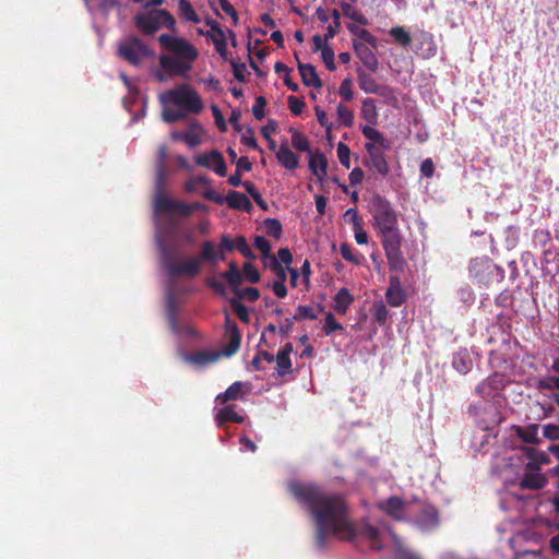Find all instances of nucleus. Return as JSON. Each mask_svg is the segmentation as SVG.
<instances>
[{
    "instance_id": "ea45409f",
    "label": "nucleus",
    "mask_w": 559,
    "mask_h": 559,
    "mask_svg": "<svg viewBox=\"0 0 559 559\" xmlns=\"http://www.w3.org/2000/svg\"><path fill=\"white\" fill-rule=\"evenodd\" d=\"M289 132L292 133V145L297 150L301 152H307L308 154H311V148L309 145V141L307 136H305L301 132H299L295 128H290Z\"/></svg>"
},
{
    "instance_id": "0e129e2a",
    "label": "nucleus",
    "mask_w": 559,
    "mask_h": 559,
    "mask_svg": "<svg viewBox=\"0 0 559 559\" xmlns=\"http://www.w3.org/2000/svg\"><path fill=\"white\" fill-rule=\"evenodd\" d=\"M242 271L246 278L252 284L258 283L261 278L258 269L250 262L243 263Z\"/></svg>"
},
{
    "instance_id": "052dcab7",
    "label": "nucleus",
    "mask_w": 559,
    "mask_h": 559,
    "mask_svg": "<svg viewBox=\"0 0 559 559\" xmlns=\"http://www.w3.org/2000/svg\"><path fill=\"white\" fill-rule=\"evenodd\" d=\"M338 94L345 102H352L354 98V93L352 91V79L345 78L340 87H338Z\"/></svg>"
},
{
    "instance_id": "338daca9",
    "label": "nucleus",
    "mask_w": 559,
    "mask_h": 559,
    "mask_svg": "<svg viewBox=\"0 0 559 559\" xmlns=\"http://www.w3.org/2000/svg\"><path fill=\"white\" fill-rule=\"evenodd\" d=\"M222 276L228 282V284L231 286L234 293L239 292V286L242 283V276L241 273H235V272H224Z\"/></svg>"
},
{
    "instance_id": "4c0bfd02",
    "label": "nucleus",
    "mask_w": 559,
    "mask_h": 559,
    "mask_svg": "<svg viewBox=\"0 0 559 559\" xmlns=\"http://www.w3.org/2000/svg\"><path fill=\"white\" fill-rule=\"evenodd\" d=\"M452 365L460 373H467L472 367V360L468 357V353L466 350L456 353L453 356Z\"/></svg>"
},
{
    "instance_id": "e2e57ef3",
    "label": "nucleus",
    "mask_w": 559,
    "mask_h": 559,
    "mask_svg": "<svg viewBox=\"0 0 559 559\" xmlns=\"http://www.w3.org/2000/svg\"><path fill=\"white\" fill-rule=\"evenodd\" d=\"M266 104H267V102L264 96H258L255 98V103L252 106V114L257 120L260 121L265 117L264 108H265Z\"/></svg>"
},
{
    "instance_id": "6ab92c4d",
    "label": "nucleus",
    "mask_w": 559,
    "mask_h": 559,
    "mask_svg": "<svg viewBox=\"0 0 559 559\" xmlns=\"http://www.w3.org/2000/svg\"><path fill=\"white\" fill-rule=\"evenodd\" d=\"M251 384L249 382L236 381L229 385L224 393L216 396L219 404H225L229 401L241 400L243 394L250 391Z\"/></svg>"
},
{
    "instance_id": "603ef678",
    "label": "nucleus",
    "mask_w": 559,
    "mask_h": 559,
    "mask_svg": "<svg viewBox=\"0 0 559 559\" xmlns=\"http://www.w3.org/2000/svg\"><path fill=\"white\" fill-rule=\"evenodd\" d=\"M191 129L190 131L186 132L185 133V143L189 146V147H195L198 146L200 143H201V139H200V135L198 132H195V130H201V126L198 123V122H192L191 123Z\"/></svg>"
},
{
    "instance_id": "b1692460",
    "label": "nucleus",
    "mask_w": 559,
    "mask_h": 559,
    "mask_svg": "<svg viewBox=\"0 0 559 559\" xmlns=\"http://www.w3.org/2000/svg\"><path fill=\"white\" fill-rule=\"evenodd\" d=\"M309 169L319 180H322L328 174V159L324 154L318 151L316 154H309Z\"/></svg>"
},
{
    "instance_id": "a19ab883",
    "label": "nucleus",
    "mask_w": 559,
    "mask_h": 559,
    "mask_svg": "<svg viewBox=\"0 0 559 559\" xmlns=\"http://www.w3.org/2000/svg\"><path fill=\"white\" fill-rule=\"evenodd\" d=\"M178 9H179L180 16L182 19H185L186 21H189L192 23H200V17L198 16L195 10L193 9V7L189 0H179Z\"/></svg>"
},
{
    "instance_id": "72a5a7b5",
    "label": "nucleus",
    "mask_w": 559,
    "mask_h": 559,
    "mask_svg": "<svg viewBox=\"0 0 559 559\" xmlns=\"http://www.w3.org/2000/svg\"><path fill=\"white\" fill-rule=\"evenodd\" d=\"M360 116L371 126L378 123L379 114L373 98H366L362 100Z\"/></svg>"
},
{
    "instance_id": "680f3d73",
    "label": "nucleus",
    "mask_w": 559,
    "mask_h": 559,
    "mask_svg": "<svg viewBox=\"0 0 559 559\" xmlns=\"http://www.w3.org/2000/svg\"><path fill=\"white\" fill-rule=\"evenodd\" d=\"M253 245L264 258L271 259V243L267 239H265L263 236H255Z\"/></svg>"
},
{
    "instance_id": "4d7b16f0",
    "label": "nucleus",
    "mask_w": 559,
    "mask_h": 559,
    "mask_svg": "<svg viewBox=\"0 0 559 559\" xmlns=\"http://www.w3.org/2000/svg\"><path fill=\"white\" fill-rule=\"evenodd\" d=\"M276 365H277V373L281 377L287 374L292 370V360H290L289 356L277 354L276 355Z\"/></svg>"
},
{
    "instance_id": "9b49d317",
    "label": "nucleus",
    "mask_w": 559,
    "mask_h": 559,
    "mask_svg": "<svg viewBox=\"0 0 559 559\" xmlns=\"http://www.w3.org/2000/svg\"><path fill=\"white\" fill-rule=\"evenodd\" d=\"M366 156L362 158V165L370 170H373L381 176H388L390 166L386 159L385 152L390 148L381 146L376 147L372 143H365Z\"/></svg>"
},
{
    "instance_id": "f704fd0d",
    "label": "nucleus",
    "mask_w": 559,
    "mask_h": 559,
    "mask_svg": "<svg viewBox=\"0 0 559 559\" xmlns=\"http://www.w3.org/2000/svg\"><path fill=\"white\" fill-rule=\"evenodd\" d=\"M218 358H219V353L200 350V352L187 355L186 360L191 364H194V365L204 366L207 364L215 362Z\"/></svg>"
},
{
    "instance_id": "9d476101",
    "label": "nucleus",
    "mask_w": 559,
    "mask_h": 559,
    "mask_svg": "<svg viewBox=\"0 0 559 559\" xmlns=\"http://www.w3.org/2000/svg\"><path fill=\"white\" fill-rule=\"evenodd\" d=\"M158 41L164 49L174 53L178 59L194 61L199 56L195 47L185 38L162 34Z\"/></svg>"
},
{
    "instance_id": "79ce46f5",
    "label": "nucleus",
    "mask_w": 559,
    "mask_h": 559,
    "mask_svg": "<svg viewBox=\"0 0 559 559\" xmlns=\"http://www.w3.org/2000/svg\"><path fill=\"white\" fill-rule=\"evenodd\" d=\"M200 260V263L207 261L211 263L217 262V254L215 252L214 243L211 240H205L201 246V251L197 257Z\"/></svg>"
},
{
    "instance_id": "13d9d810",
    "label": "nucleus",
    "mask_w": 559,
    "mask_h": 559,
    "mask_svg": "<svg viewBox=\"0 0 559 559\" xmlns=\"http://www.w3.org/2000/svg\"><path fill=\"white\" fill-rule=\"evenodd\" d=\"M238 300L240 299H247L251 302L257 301L260 298V292L255 287H246L243 289L239 288V292L235 293Z\"/></svg>"
},
{
    "instance_id": "f03ea898",
    "label": "nucleus",
    "mask_w": 559,
    "mask_h": 559,
    "mask_svg": "<svg viewBox=\"0 0 559 559\" xmlns=\"http://www.w3.org/2000/svg\"><path fill=\"white\" fill-rule=\"evenodd\" d=\"M156 246L160 257L163 266L166 269L169 277L176 278L179 276L194 277L201 272L200 260L195 257L187 258L178 263H175L176 250L174 246L168 243L162 236L156 238Z\"/></svg>"
},
{
    "instance_id": "423d86ee",
    "label": "nucleus",
    "mask_w": 559,
    "mask_h": 559,
    "mask_svg": "<svg viewBox=\"0 0 559 559\" xmlns=\"http://www.w3.org/2000/svg\"><path fill=\"white\" fill-rule=\"evenodd\" d=\"M381 237L382 247L388 259L390 270L401 271L405 265L402 247V234L399 227L378 231Z\"/></svg>"
},
{
    "instance_id": "6e6552de",
    "label": "nucleus",
    "mask_w": 559,
    "mask_h": 559,
    "mask_svg": "<svg viewBox=\"0 0 559 559\" xmlns=\"http://www.w3.org/2000/svg\"><path fill=\"white\" fill-rule=\"evenodd\" d=\"M373 222L379 230L399 227L397 214L391 202L380 194H374L371 199Z\"/></svg>"
},
{
    "instance_id": "c03bdc74",
    "label": "nucleus",
    "mask_w": 559,
    "mask_h": 559,
    "mask_svg": "<svg viewBox=\"0 0 559 559\" xmlns=\"http://www.w3.org/2000/svg\"><path fill=\"white\" fill-rule=\"evenodd\" d=\"M265 231L269 236L280 239L283 234L282 223L276 218H266L263 222Z\"/></svg>"
},
{
    "instance_id": "774afa93",
    "label": "nucleus",
    "mask_w": 559,
    "mask_h": 559,
    "mask_svg": "<svg viewBox=\"0 0 559 559\" xmlns=\"http://www.w3.org/2000/svg\"><path fill=\"white\" fill-rule=\"evenodd\" d=\"M543 436L544 438L558 441L559 440V426L555 424H547L543 427Z\"/></svg>"
},
{
    "instance_id": "a211bd4d",
    "label": "nucleus",
    "mask_w": 559,
    "mask_h": 559,
    "mask_svg": "<svg viewBox=\"0 0 559 559\" xmlns=\"http://www.w3.org/2000/svg\"><path fill=\"white\" fill-rule=\"evenodd\" d=\"M226 329L228 333V343L224 346L223 353L226 357L235 355L241 344V334L235 322H231L228 314H226Z\"/></svg>"
},
{
    "instance_id": "1a4fd4ad",
    "label": "nucleus",
    "mask_w": 559,
    "mask_h": 559,
    "mask_svg": "<svg viewBox=\"0 0 559 559\" xmlns=\"http://www.w3.org/2000/svg\"><path fill=\"white\" fill-rule=\"evenodd\" d=\"M118 55L130 64L139 66L144 58L153 56L154 52L140 37L132 35L119 43Z\"/></svg>"
},
{
    "instance_id": "7ed1b4c3",
    "label": "nucleus",
    "mask_w": 559,
    "mask_h": 559,
    "mask_svg": "<svg viewBox=\"0 0 559 559\" xmlns=\"http://www.w3.org/2000/svg\"><path fill=\"white\" fill-rule=\"evenodd\" d=\"M133 21L136 28L147 36L154 35L163 26L173 32L176 31V20L165 9H153L146 13H138Z\"/></svg>"
},
{
    "instance_id": "7c9ffc66",
    "label": "nucleus",
    "mask_w": 559,
    "mask_h": 559,
    "mask_svg": "<svg viewBox=\"0 0 559 559\" xmlns=\"http://www.w3.org/2000/svg\"><path fill=\"white\" fill-rule=\"evenodd\" d=\"M357 79L359 87L367 94H380V85L373 79V76L367 73L365 70L357 69Z\"/></svg>"
},
{
    "instance_id": "c9c22d12",
    "label": "nucleus",
    "mask_w": 559,
    "mask_h": 559,
    "mask_svg": "<svg viewBox=\"0 0 559 559\" xmlns=\"http://www.w3.org/2000/svg\"><path fill=\"white\" fill-rule=\"evenodd\" d=\"M166 157H167V148H166L165 145H160L158 147L157 160H156L157 178H156L155 191H157L159 189H163L164 176H165V162H166Z\"/></svg>"
},
{
    "instance_id": "f3484780",
    "label": "nucleus",
    "mask_w": 559,
    "mask_h": 559,
    "mask_svg": "<svg viewBox=\"0 0 559 559\" xmlns=\"http://www.w3.org/2000/svg\"><path fill=\"white\" fill-rule=\"evenodd\" d=\"M353 48L357 58L362 64L371 72H377L379 68V61L376 53L365 43L357 40L353 41Z\"/></svg>"
},
{
    "instance_id": "473e14b6",
    "label": "nucleus",
    "mask_w": 559,
    "mask_h": 559,
    "mask_svg": "<svg viewBox=\"0 0 559 559\" xmlns=\"http://www.w3.org/2000/svg\"><path fill=\"white\" fill-rule=\"evenodd\" d=\"M216 420L221 426L228 421L241 424L243 423L245 418L242 415L236 412V405H227L218 411L216 415Z\"/></svg>"
},
{
    "instance_id": "a18cd8bd",
    "label": "nucleus",
    "mask_w": 559,
    "mask_h": 559,
    "mask_svg": "<svg viewBox=\"0 0 559 559\" xmlns=\"http://www.w3.org/2000/svg\"><path fill=\"white\" fill-rule=\"evenodd\" d=\"M372 313L376 322L382 326L386 324L389 311L383 301H377L373 304Z\"/></svg>"
},
{
    "instance_id": "bf43d9fd",
    "label": "nucleus",
    "mask_w": 559,
    "mask_h": 559,
    "mask_svg": "<svg viewBox=\"0 0 559 559\" xmlns=\"http://www.w3.org/2000/svg\"><path fill=\"white\" fill-rule=\"evenodd\" d=\"M294 319L296 321H302V320H306V319L316 320L317 319V314L314 313V311H313L311 306H301L300 305L296 309V313L294 314Z\"/></svg>"
},
{
    "instance_id": "c85d7f7f",
    "label": "nucleus",
    "mask_w": 559,
    "mask_h": 559,
    "mask_svg": "<svg viewBox=\"0 0 559 559\" xmlns=\"http://www.w3.org/2000/svg\"><path fill=\"white\" fill-rule=\"evenodd\" d=\"M404 506V501L396 496L390 497L385 501L379 503V508L395 520L402 519V511Z\"/></svg>"
},
{
    "instance_id": "bb28decb",
    "label": "nucleus",
    "mask_w": 559,
    "mask_h": 559,
    "mask_svg": "<svg viewBox=\"0 0 559 559\" xmlns=\"http://www.w3.org/2000/svg\"><path fill=\"white\" fill-rule=\"evenodd\" d=\"M515 435L524 442L528 444H539L540 439L538 438V425L530 424L526 427L513 426Z\"/></svg>"
},
{
    "instance_id": "37998d69",
    "label": "nucleus",
    "mask_w": 559,
    "mask_h": 559,
    "mask_svg": "<svg viewBox=\"0 0 559 559\" xmlns=\"http://www.w3.org/2000/svg\"><path fill=\"white\" fill-rule=\"evenodd\" d=\"M390 35L394 40L403 47H407L412 43V37L408 32L402 26H394L390 29Z\"/></svg>"
},
{
    "instance_id": "f257e3e1",
    "label": "nucleus",
    "mask_w": 559,
    "mask_h": 559,
    "mask_svg": "<svg viewBox=\"0 0 559 559\" xmlns=\"http://www.w3.org/2000/svg\"><path fill=\"white\" fill-rule=\"evenodd\" d=\"M289 491L301 506L306 507L316 524V546L323 549L329 536L350 538L355 535L349 519L348 506L335 493L324 491L320 486L295 481Z\"/></svg>"
},
{
    "instance_id": "49530a36",
    "label": "nucleus",
    "mask_w": 559,
    "mask_h": 559,
    "mask_svg": "<svg viewBox=\"0 0 559 559\" xmlns=\"http://www.w3.org/2000/svg\"><path fill=\"white\" fill-rule=\"evenodd\" d=\"M551 234L546 228L535 229L533 233V245L535 247H546L551 242Z\"/></svg>"
},
{
    "instance_id": "a878e982",
    "label": "nucleus",
    "mask_w": 559,
    "mask_h": 559,
    "mask_svg": "<svg viewBox=\"0 0 559 559\" xmlns=\"http://www.w3.org/2000/svg\"><path fill=\"white\" fill-rule=\"evenodd\" d=\"M548 483L547 477L540 473H526L520 480L521 489L540 490Z\"/></svg>"
},
{
    "instance_id": "393cba45",
    "label": "nucleus",
    "mask_w": 559,
    "mask_h": 559,
    "mask_svg": "<svg viewBox=\"0 0 559 559\" xmlns=\"http://www.w3.org/2000/svg\"><path fill=\"white\" fill-rule=\"evenodd\" d=\"M226 203L230 209L245 211L250 213L252 211V203L249 198L238 191L230 190L226 195Z\"/></svg>"
},
{
    "instance_id": "e433bc0d",
    "label": "nucleus",
    "mask_w": 559,
    "mask_h": 559,
    "mask_svg": "<svg viewBox=\"0 0 559 559\" xmlns=\"http://www.w3.org/2000/svg\"><path fill=\"white\" fill-rule=\"evenodd\" d=\"M347 29L353 34L355 35L356 37H358L360 40H362L361 43H365V44H368L370 45L371 47L373 48H377L378 46V39L374 35H372L368 29L366 28H361L359 27L358 25H355V24H348L347 25Z\"/></svg>"
},
{
    "instance_id": "c756f323",
    "label": "nucleus",
    "mask_w": 559,
    "mask_h": 559,
    "mask_svg": "<svg viewBox=\"0 0 559 559\" xmlns=\"http://www.w3.org/2000/svg\"><path fill=\"white\" fill-rule=\"evenodd\" d=\"M361 133L369 140L367 143H372L376 147L391 148L390 141L379 130L372 128L371 124L361 127Z\"/></svg>"
},
{
    "instance_id": "0eeeda50",
    "label": "nucleus",
    "mask_w": 559,
    "mask_h": 559,
    "mask_svg": "<svg viewBox=\"0 0 559 559\" xmlns=\"http://www.w3.org/2000/svg\"><path fill=\"white\" fill-rule=\"evenodd\" d=\"M154 210L156 214H173L177 213L182 217L190 216L194 211L205 210V205L201 202L187 204L180 200H173L167 197L163 189L154 193Z\"/></svg>"
},
{
    "instance_id": "39448f33",
    "label": "nucleus",
    "mask_w": 559,
    "mask_h": 559,
    "mask_svg": "<svg viewBox=\"0 0 559 559\" xmlns=\"http://www.w3.org/2000/svg\"><path fill=\"white\" fill-rule=\"evenodd\" d=\"M164 104L173 103L181 110L199 114L203 109V103L197 91L187 84L169 90L160 96Z\"/></svg>"
},
{
    "instance_id": "412c9836",
    "label": "nucleus",
    "mask_w": 559,
    "mask_h": 559,
    "mask_svg": "<svg viewBox=\"0 0 559 559\" xmlns=\"http://www.w3.org/2000/svg\"><path fill=\"white\" fill-rule=\"evenodd\" d=\"M276 158L288 170H294L299 166V157L289 148L287 140L281 143L276 152Z\"/></svg>"
},
{
    "instance_id": "5701e85b",
    "label": "nucleus",
    "mask_w": 559,
    "mask_h": 559,
    "mask_svg": "<svg viewBox=\"0 0 559 559\" xmlns=\"http://www.w3.org/2000/svg\"><path fill=\"white\" fill-rule=\"evenodd\" d=\"M522 451L525 454V456L530 460L525 465V468L528 471H539L540 465L549 463L548 455L545 452H542L535 448L523 447Z\"/></svg>"
},
{
    "instance_id": "f8f14e48",
    "label": "nucleus",
    "mask_w": 559,
    "mask_h": 559,
    "mask_svg": "<svg viewBox=\"0 0 559 559\" xmlns=\"http://www.w3.org/2000/svg\"><path fill=\"white\" fill-rule=\"evenodd\" d=\"M205 24L207 26H210L211 29L205 33L202 29H199V34L211 38L218 55L224 60H226L227 59V41H226L225 34H224L223 29L221 28L219 24L215 20L210 19V17L205 19Z\"/></svg>"
},
{
    "instance_id": "8fccbe9b",
    "label": "nucleus",
    "mask_w": 559,
    "mask_h": 559,
    "mask_svg": "<svg viewBox=\"0 0 559 559\" xmlns=\"http://www.w3.org/2000/svg\"><path fill=\"white\" fill-rule=\"evenodd\" d=\"M235 250H238L247 259H255V254L247 242L245 236H237L235 239Z\"/></svg>"
},
{
    "instance_id": "2f4dec72",
    "label": "nucleus",
    "mask_w": 559,
    "mask_h": 559,
    "mask_svg": "<svg viewBox=\"0 0 559 559\" xmlns=\"http://www.w3.org/2000/svg\"><path fill=\"white\" fill-rule=\"evenodd\" d=\"M354 297L349 293L347 288H341L335 297H334V305L333 309L338 314H345L349 306L353 304Z\"/></svg>"
},
{
    "instance_id": "58836bf2",
    "label": "nucleus",
    "mask_w": 559,
    "mask_h": 559,
    "mask_svg": "<svg viewBox=\"0 0 559 559\" xmlns=\"http://www.w3.org/2000/svg\"><path fill=\"white\" fill-rule=\"evenodd\" d=\"M341 9L346 17L355 21L356 23L362 26H367L369 24L368 19L362 13L358 12L350 3L344 1L341 2Z\"/></svg>"
},
{
    "instance_id": "de8ad7c7",
    "label": "nucleus",
    "mask_w": 559,
    "mask_h": 559,
    "mask_svg": "<svg viewBox=\"0 0 559 559\" xmlns=\"http://www.w3.org/2000/svg\"><path fill=\"white\" fill-rule=\"evenodd\" d=\"M336 114H337L338 121L341 122L342 126H344L346 128H350L353 126L354 114L346 106H344L343 104H338V106L336 108Z\"/></svg>"
},
{
    "instance_id": "6e6d98bb",
    "label": "nucleus",
    "mask_w": 559,
    "mask_h": 559,
    "mask_svg": "<svg viewBox=\"0 0 559 559\" xmlns=\"http://www.w3.org/2000/svg\"><path fill=\"white\" fill-rule=\"evenodd\" d=\"M341 330H343V325L338 321H336L333 313L329 312L325 316V320H324V325H323L324 333L326 335H330L333 332L341 331Z\"/></svg>"
},
{
    "instance_id": "dca6fc26",
    "label": "nucleus",
    "mask_w": 559,
    "mask_h": 559,
    "mask_svg": "<svg viewBox=\"0 0 559 559\" xmlns=\"http://www.w3.org/2000/svg\"><path fill=\"white\" fill-rule=\"evenodd\" d=\"M190 61L183 59H174L167 55L159 57V63L162 69L167 72L170 76L180 75L185 76L190 70Z\"/></svg>"
},
{
    "instance_id": "4be33fe9",
    "label": "nucleus",
    "mask_w": 559,
    "mask_h": 559,
    "mask_svg": "<svg viewBox=\"0 0 559 559\" xmlns=\"http://www.w3.org/2000/svg\"><path fill=\"white\" fill-rule=\"evenodd\" d=\"M385 298L391 307H400L405 301V293L397 276L390 277V284L385 292Z\"/></svg>"
},
{
    "instance_id": "69168bd1",
    "label": "nucleus",
    "mask_w": 559,
    "mask_h": 559,
    "mask_svg": "<svg viewBox=\"0 0 559 559\" xmlns=\"http://www.w3.org/2000/svg\"><path fill=\"white\" fill-rule=\"evenodd\" d=\"M288 108L292 111L293 115L299 116L302 114L304 108L306 107V104L302 99L296 97V96H288L287 98Z\"/></svg>"
},
{
    "instance_id": "ddd939ff",
    "label": "nucleus",
    "mask_w": 559,
    "mask_h": 559,
    "mask_svg": "<svg viewBox=\"0 0 559 559\" xmlns=\"http://www.w3.org/2000/svg\"><path fill=\"white\" fill-rule=\"evenodd\" d=\"M355 535L350 538H343L344 540H355L360 537L370 542L371 548L374 550L382 549V542L380 539L379 530L376 526L370 525L367 522H360L355 524Z\"/></svg>"
},
{
    "instance_id": "2eb2a0df",
    "label": "nucleus",
    "mask_w": 559,
    "mask_h": 559,
    "mask_svg": "<svg viewBox=\"0 0 559 559\" xmlns=\"http://www.w3.org/2000/svg\"><path fill=\"white\" fill-rule=\"evenodd\" d=\"M503 386V376L495 372L484 381L479 382L475 388V392L477 395L484 399L492 397L497 394L498 391L502 390Z\"/></svg>"
},
{
    "instance_id": "20e7f679",
    "label": "nucleus",
    "mask_w": 559,
    "mask_h": 559,
    "mask_svg": "<svg viewBox=\"0 0 559 559\" xmlns=\"http://www.w3.org/2000/svg\"><path fill=\"white\" fill-rule=\"evenodd\" d=\"M469 276L477 285L490 287L504 278V271L491 259L480 257L471 260Z\"/></svg>"
},
{
    "instance_id": "aec40b11",
    "label": "nucleus",
    "mask_w": 559,
    "mask_h": 559,
    "mask_svg": "<svg viewBox=\"0 0 559 559\" xmlns=\"http://www.w3.org/2000/svg\"><path fill=\"white\" fill-rule=\"evenodd\" d=\"M296 59H298L297 55H295ZM297 68L301 76V81L306 86H311L314 88H321L323 83L318 75L316 68L310 63H302L297 60Z\"/></svg>"
},
{
    "instance_id": "5fc2aeb1",
    "label": "nucleus",
    "mask_w": 559,
    "mask_h": 559,
    "mask_svg": "<svg viewBox=\"0 0 559 559\" xmlns=\"http://www.w3.org/2000/svg\"><path fill=\"white\" fill-rule=\"evenodd\" d=\"M163 120L167 123H174L179 120H182L187 117V112L183 110H174L169 108H165L162 112Z\"/></svg>"
},
{
    "instance_id": "09e8293b",
    "label": "nucleus",
    "mask_w": 559,
    "mask_h": 559,
    "mask_svg": "<svg viewBox=\"0 0 559 559\" xmlns=\"http://www.w3.org/2000/svg\"><path fill=\"white\" fill-rule=\"evenodd\" d=\"M230 306H231L235 314L238 317V319L241 322L249 323L250 316H249L248 308L243 304H241L240 300H238L236 298H231Z\"/></svg>"
},
{
    "instance_id": "864d4df0",
    "label": "nucleus",
    "mask_w": 559,
    "mask_h": 559,
    "mask_svg": "<svg viewBox=\"0 0 559 559\" xmlns=\"http://www.w3.org/2000/svg\"><path fill=\"white\" fill-rule=\"evenodd\" d=\"M337 157L342 166L350 168V148L347 144L340 142L336 148Z\"/></svg>"
},
{
    "instance_id": "3c124183",
    "label": "nucleus",
    "mask_w": 559,
    "mask_h": 559,
    "mask_svg": "<svg viewBox=\"0 0 559 559\" xmlns=\"http://www.w3.org/2000/svg\"><path fill=\"white\" fill-rule=\"evenodd\" d=\"M341 255L344 260L347 262H350L355 265L360 264L359 254L357 251H355L348 243L343 242L340 247Z\"/></svg>"
},
{
    "instance_id": "cd10ccee",
    "label": "nucleus",
    "mask_w": 559,
    "mask_h": 559,
    "mask_svg": "<svg viewBox=\"0 0 559 559\" xmlns=\"http://www.w3.org/2000/svg\"><path fill=\"white\" fill-rule=\"evenodd\" d=\"M417 55L424 59L432 58L437 55V45L433 40V35L430 33H424L420 36L419 46L417 48Z\"/></svg>"
},
{
    "instance_id": "4468645a",
    "label": "nucleus",
    "mask_w": 559,
    "mask_h": 559,
    "mask_svg": "<svg viewBox=\"0 0 559 559\" xmlns=\"http://www.w3.org/2000/svg\"><path fill=\"white\" fill-rule=\"evenodd\" d=\"M195 163L199 166L214 170L221 177H224L227 174V166L224 157L217 150H212L209 154L198 155Z\"/></svg>"
}]
</instances>
